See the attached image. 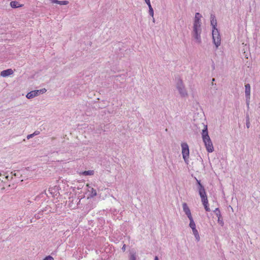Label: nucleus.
<instances>
[{
    "label": "nucleus",
    "instance_id": "obj_1",
    "mask_svg": "<svg viewBox=\"0 0 260 260\" xmlns=\"http://www.w3.org/2000/svg\"><path fill=\"white\" fill-rule=\"evenodd\" d=\"M201 18L202 15L199 13H197L193 22V36L198 43L201 42Z\"/></svg>",
    "mask_w": 260,
    "mask_h": 260
},
{
    "label": "nucleus",
    "instance_id": "obj_2",
    "mask_svg": "<svg viewBox=\"0 0 260 260\" xmlns=\"http://www.w3.org/2000/svg\"><path fill=\"white\" fill-rule=\"evenodd\" d=\"M202 136L207 151L208 152H212L214 150L213 146L210 137L208 135L207 125L205 126L204 129H203Z\"/></svg>",
    "mask_w": 260,
    "mask_h": 260
},
{
    "label": "nucleus",
    "instance_id": "obj_3",
    "mask_svg": "<svg viewBox=\"0 0 260 260\" xmlns=\"http://www.w3.org/2000/svg\"><path fill=\"white\" fill-rule=\"evenodd\" d=\"M199 185V192L201 197L202 202L206 211H210V209L209 207L208 201L207 194L204 186L201 183L200 181L197 180Z\"/></svg>",
    "mask_w": 260,
    "mask_h": 260
},
{
    "label": "nucleus",
    "instance_id": "obj_4",
    "mask_svg": "<svg viewBox=\"0 0 260 260\" xmlns=\"http://www.w3.org/2000/svg\"><path fill=\"white\" fill-rule=\"evenodd\" d=\"M181 148H182V154L183 156V158L185 161H187L189 158V147L187 143H182L181 144Z\"/></svg>",
    "mask_w": 260,
    "mask_h": 260
},
{
    "label": "nucleus",
    "instance_id": "obj_5",
    "mask_svg": "<svg viewBox=\"0 0 260 260\" xmlns=\"http://www.w3.org/2000/svg\"><path fill=\"white\" fill-rule=\"evenodd\" d=\"M212 37L214 43L218 47L220 44L221 39L217 29H212Z\"/></svg>",
    "mask_w": 260,
    "mask_h": 260
},
{
    "label": "nucleus",
    "instance_id": "obj_6",
    "mask_svg": "<svg viewBox=\"0 0 260 260\" xmlns=\"http://www.w3.org/2000/svg\"><path fill=\"white\" fill-rule=\"evenodd\" d=\"M46 91V89L45 88H43L40 90H34L28 92L26 95V98L27 99H31L35 96H38L40 93H43Z\"/></svg>",
    "mask_w": 260,
    "mask_h": 260
},
{
    "label": "nucleus",
    "instance_id": "obj_7",
    "mask_svg": "<svg viewBox=\"0 0 260 260\" xmlns=\"http://www.w3.org/2000/svg\"><path fill=\"white\" fill-rule=\"evenodd\" d=\"M182 207H183L184 212L185 213V214L187 216L188 218H191V217H192L190 210L189 207H188L187 204L185 203H183Z\"/></svg>",
    "mask_w": 260,
    "mask_h": 260
},
{
    "label": "nucleus",
    "instance_id": "obj_8",
    "mask_svg": "<svg viewBox=\"0 0 260 260\" xmlns=\"http://www.w3.org/2000/svg\"><path fill=\"white\" fill-rule=\"evenodd\" d=\"M177 88L181 95H185L187 94L185 89H184L182 81H180L178 83Z\"/></svg>",
    "mask_w": 260,
    "mask_h": 260
},
{
    "label": "nucleus",
    "instance_id": "obj_9",
    "mask_svg": "<svg viewBox=\"0 0 260 260\" xmlns=\"http://www.w3.org/2000/svg\"><path fill=\"white\" fill-rule=\"evenodd\" d=\"M14 72L11 69H9L4 71H3L1 73V75L2 77H6L9 75H12Z\"/></svg>",
    "mask_w": 260,
    "mask_h": 260
},
{
    "label": "nucleus",
    "instance_id": "obj_10",
    "mask_svg": "<svg viewBox=\"0 0 260 260\" xmlns=\"http://www.w3.org/2000/svg\"><path fill=\"white\" fill-rule=\"evenodd\" d=\"M245 94L247 100H249L250 95V86L249 84L245 85Z\"/></svg>",
    "mask_w": 260,
    "mask_h": 260
},
{
    "label": "nucleus",
    "instance_id": "obj_11",
    "mask_svg": "<svg viewBox=\"0 0 260 260\" xmlns=\"http://www.w3.org/2000/svg\"><path fill=\"white\" fill-rule=\"evenodd\" d=\"M211 24L212 26V29H217L216 26L217 24L216 19L214 15L211 16Z\"/></svg>",
    "mask_w": 260,
    "mask_h": 260
},
{
    "label": "nucleus",
    "instance_id": "obj_12",
    "mask_svg": "<svg viewBox=\"0 0 260 260\" xmlns=\"http://www.w3.org/2000/svg\"><path fill=\"white\" fill-rule=\"evenodd\" d=\"M10 5L11 7L13 8H19V7H21L23 6V5L19 4V3L17 1H12L10 3Z\"/></svg>",
    "mask_w": 260,
    "mask_h": 260
},
{
    "label": "nucleus",
    "instance_id": "obj_13",
    "mask_svg": "<svg viewBox=\"0 0 260 260\" xmlns=\"http://www.w3.org/2000/svg\"><path fill=\"white\" fill-rule=\"evenodd\" d=\"M53 3H56L60 5H66L69 4V2L67 1H58V0H51Z\"/></svg>",
    "mask_w": 260,
    "mask_h": 260
},
{
    "label": "nucleus",
    "instance_id": "obj_14",
    "mask_svg": "<svg viewBox=\"0 0 260 260\" xmlns=\"http://www.w3.org/2000/svg\"><path fill=\"white\" fill-rule=\"evenodd\" d=\"M189 219L190 220L189 226L190 227V228L192 229V230L196 229V224L193 221L192 217H191V218H189Z\"/></svg>",
    "mask_w": 260,
    "mask_h": 260
},
{
    "label": "nucleus",
    "instance_id": "obj_15",
    "mask_svg": "<svg viewBox=\"0 0 260 260\" xmlns=\"http://www.w3.org/2000/svg\"><path fill=\"white\" fill-rule=\"evenodd\" d=\"M192 232L197 240L199 241L200 238L198 230L197 229L193 230Z\"/></svg>",
    "mask_w": 260,
    "mask_h": 260
},
{
    "label": "nucleus",
    "instance_id": "obj_16",
    "mask_svg": "<svg viewBox=\"0 0 260 260\" xmlns=\"http://www.w3.org/2000/svg\"><path fill=\"white\" fill-rule=\"evenodd\" d=\"M83 175H93L94 174V171L93 170L85 171L82 173Z\"/></svg>",
    "mask_w": 260,
    "mask_h": 260
},
{
    "label": "nucleus",
    "instance_id": "obj_17",
    "mask_svg": "<svg viewBox=\"0 0 260 260\" xmlns=\"http://www.w3.org/2000/svg\"><path fill=\"white\" fill-rule=\"evenodd\" d=\"M88 191L91 193L92 197L96 196L97 194L96 191L92 187H91L90 189Z\"/></svg>",
    "mask_w": 260,
    "mask_h": 260
},
{
    "label": "nucleus",
    "instance_id": "obj_18",
    "mask_svg": "<svg viewBox=\"0 0 260 260\" xmlns=\"http://www.w3.org/2000/svg\"><path fill=\"white\" fill-rule=\"evenodd\" d=\"M149 7V14L152 16V17H153V15H154V12H153V10L151 7V6H148Z\"/></svg>",
    "mask_w": 260,
    "mask_h": 260
},
{
    "label": "nucleus",
    "instance_id": "obj_19",
    "mask_svg": "<svg viewBox=\"0 0 260 260\" xmlns=\"http://www.w3.org/2000/svg\"><path fill=\"white\" fill-rule=\"evenodd\" d=\"M215 212L216 213L217 216H218V221H219V219L221 217V214H220V211L218 208H216L215 210Z\"/></svg>",
    "mask_w": 260,
    "mask_h": 260
},
{
    "label": "nucleus",
    "instance_id": "obj_20",
    "mask_svg": "<svg viewBox=\"0 0 260 260\" xmlns=\"http://www.w3.org/2000/svg\"><path fill=\"white\" fill-rule=\"evenodd\" d=\"M44 260H53V258L51 256H48L46 257Z\"/></svg>",
    "mask_w": 260,
    "mask_h": 260
},
{
    "label": "nucleus",
    "instance_id": "obj_21",
    "mask_svg": "<svg viewBox=\"0 0 260 260\" xmlns=\"http://www.w3.org/2000/svg\"><path fill=\"white\" fill-rule=\"evenodd\" d=\"M34 136V134H30V135H28L27 136V139H29L30 138H32V137Z\"/></svg>",
    "mask_w": 260,
    "mask_h": 260
},
{
    "label": "nucleus",
    "instance_id": "obj_22",
    "mask_svg": "<svg viewBox=\"0 0 260 260\" xmlns=\"http://www.w3.org/2000/svg\"><path fill=\"white\" fill-rule=\"evenodd\" d=\"M145 1L148 6H151L150 0H145Z\"/></svg>",
    "mask_w": 260,
    "mask_h": 260
},
{
    "label": "nucleus",
    "instance_id": "obj_23",
    "mask_svg": "<svg viewBox=\"0 0 260 260\" xmlns=\"http://www.w3.org/2000/svg\"><path fill=\"white\" fill-rule=\"evenodd\" d=\"M129 260H136L135 256L134 255H132L131 256V257H130V259Z\"/></svg>",
    "mask_w": 260,
    "mask_h": 260
},
{
    "label": "nucleus",
    "instance_id": "obj_24",
    "mask_svg": "<svg viewBox=\"0 0 260 260\" xmlns=\"http://www.w3.org/2000/svg\"><path fill=\"white\" fill-rule=\"evenodd\" d=\"M40 134V132L39 131H35L33 134H34V136L38 135Z\"/></svg>",
    "mask_w": 260,
    "mask_h": 260
},
{
    "label": "nucleus",
    "instance_id": "obj_25",
    "mask_svg": "<svg viewBox=\"0 0 260 260\" xmlns=\"http://www.w3.org/2000/svg\"><path fill=\"white\" fill-rule=\"evenodd\" d=\"M154 260H158V258L157 256H156L154 258Z\"/></svg>",
    "mask_w": 260,
    "mask_h": 260
},
{
    "label": "nucleus",
    "instance_id": "obj_26",
    "mask_svg": "<svg viewBox=\"0 0 260 260\" xmlns=\"http://www.w3.org/2000/svg\"><path fill=\"white\" fill-rule=\"evenodd\" d=\"M86 186H87V187H89V188H91V187H90V186H89V184H86Z\"/></svg>",
    "mask_w": 260,
    "mask_h": 260
},
{
    "label": "nucleus",
    "instance_id": "obj_27",
    "mask_svg": "<svg viewBox=\"0 0 260 260\" xmlns=\"http://www.w3.org/2000/svg\"><path fill=\"white\" fill-rule=\"evenodd\" d=\"M123 248H125V245H123Z\"/></svg>",
    "mask_w": 260,
    "mask_h": 260
},
{
    "label": "nucleus",
    "instance_id": "obj_28",
    "mask_svg": "<svg viewBox=\"0 0 260 260\" xmlns=\"http://www.w3.org/2000/svg\"><path fill=\"white\" fill-rule=\"evenodd\" d=\"M123 248H125V245H123Z\"/></svg>",
    "mask_w": 260,
    "mask_h": 260
}]
</instances>
